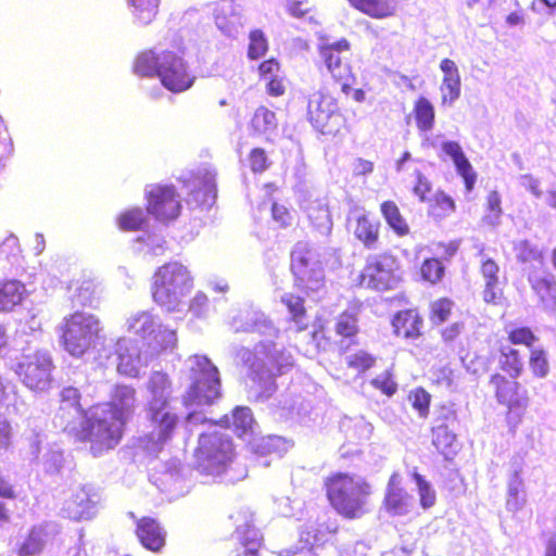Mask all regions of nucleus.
I'll list each match as a JSON object with an SVG mask.
<instances>
[{
	"label": "nucleus",
	"mask_w": 556,
	"mask_h": 556,
	"mask_svg": "<svg viewBox=\"0 0 556 556\" xmlns=\"http://www.w3.org/2000/svg\"><path fill=\"white\" fill-rule=\"evenodd\" d=\"M186 47L181 40L156 50L139 51L132 62V72L142 78H157L162 87L173 93L189 90L197 76L186 60Z\"/></svg>",
	"instance_id": "f257e3e1"
},
{
	"label": "nucleus",
	"mask_w": 556,
	"mask_h": 556,
	"mask_svg": "<svg viewBox=\"0 0 556 556\" xmlns=\"http://www.w3.org/2000/svg\"><path fill=\"white\" fill-rule=\"evenodd\" d=\"M323 489L329 505L342 518L359 519L368 511L371 485L365 479L334 471L324 478Z\"/></svg>",
	"instance_id": "f03ea898"
},
{
	"label": "nucleus",
	"mask_w": 556,
	"mask_h": 556,
	"mask_svg": "<svg viewBox=\"0 0 556 556\" xmlns=\"http://www.w3.org/2000/svg\"><path fill=\"white\" fill-rule=\"evenodd\" d=\"M76 441L89 444V451L93 456H101L114 450L122 441L125 432V425L103 410L94 409L91 406L84 413L79 428L64 426Z\"/></svg>",
	"instance_id": "7ed1b4c3"
},
{
	"label": "nucleus",
	"mask_w": 556,
	"mask_h": 556,
	"mask_svg": "<svg viewBox=\"0 0 556 556\" xmlns=\"http://www.w3.org/2000/svg\"><path fill=\"white\" fill-rule=\"evenodd\" d=\"M193 287L188 268L177 261L159 266L151 278V296L167 313L178 312L182 300Z\"/></svg>",
	"instance_id": "20e7f679"
},
{
	"label": "nucleus",
	"mask_w": 556,
	"mask_h": 556,
	"mask_svg": "<svg viewBox=\"0 0 556 556\" xmlns=\"http://www.w3.org/2000/svg\"><path fill=\"white\" fill-rule=\"evenodd\" d=\"M101 332V321L96 315L77 311L64 317L60 343L72 356L81 357L97 348Z\"/></svg>",
	"instance_id": "39448f33"
},
{
	"label": "nucleus",
	"mask_w": 556,
	"mask_h": 556,
	"mask_svg": "<svg viewBox=\"0 0 556 556\" xmlns=\"http://www.w3.org/2000/svg\"><path fill=\"white\" fill-rule=\"evenodd\" d=\"M307 119L321 135L338 137L350 132L352 125L338 100L326 89L314 92L307 103Z\"/></svg>",
	"instance_id": "423d86ee"
},
{
	"label": "nucleus",
	"mask_w": 556,
	"mask_h": 556,
	"mask_svg": "<svg viewBox=\"0 0 556 556\" xmlns=\"http://www.w3.org/2000/svg\"><path fill=\"white\" fill-rule=\"evenodd\" d=\"M235 456V446L229 437L216 431L199 435L194 458L201 472L220 475L229 468Z\"/></svg>",
	"instance_id": "0eeeda50"
},
{
	"label": "nucleus",
	"mask_w": 556,
	"mask_h": 556,
	"mask_svg": "<svg viewBox=\"0 0 556 556\" xmlns=\"http://www.w3.org/2000/svg\"><path fill=\"white\" fill-rule=\"evenodd\" d=\"M489 386L496 402L506 408L504 421L508 431L516 433L523 421L529 397L519 381L507 380L500 372H493L489 378Z\"/></svg>",
	"instance_id": "6e6552de"
},
{
	"label": "nucleus",
	"mask_w": 556,
	"mask_h": 556,
	"mask_svg": "<svg viewBox=\"0 0 556 556\" xmlns=\"http://www.w3.org/2000/svg\"><path fill=\"white\" fill-rule=\"evenodd\" d=\"M191 379L192 382L182 396L185 406L211 405L220 396L218 369L206 356H194Z\"/></svg>",
	"instance_id": "1a4fd4ad"
},
{
	"label": "nucleus",
	"mask_w": 556,
	"mask_h": 556,
	"mask_svg": "<svg viewBox=\"0 0 556 556\" xmlns=\"http://www.w3.org/2000/svg\"><path fill=\"white\" fill-rule=\"evenodd\" d=\"M290 271L293 287L306 296L317 294L326 288L323 264L305 247H296L291 252Z\"/></svg>",
	"instance_id": "9d476101"
},
{
	"label": "nucleus",
	"mask_w": 556,
	"mask_h": 556,
	"mask_svg": "<svg viewBox=\"0 0 556 556\" xmlns=\"http://www.w3.org/2000/svg\"><path fill=\"white\" fill-rule=\"evenodd\" d=\"M397 268L396 257L389 252L370 255L357 276V286L376 291L390 290L399 280Z\"/></svg>",
	"instance_id": "9b49d317"
},
{
	"label": "nucleus",
	"mask_w": 556,
	"mask_h": 556,
	"mask_svg": "<svg viewBox=\"0 0 556 556\" xmlns=\"http://www.w3.org/2000/svg\"><path fill=\"white\" fill-rule=\"evenodd\" d=\"M350 50L351 43L345 38L318 47V55L323 64L344 94H349L356 83V76L345 55Z\"/></svg>",
	"instance_id": "f8f14e48"
},
{
	"label": "nucleus",
	"mask_w": 556,
	"mask_h": 556,
	"mask_svg": "<svg viewBox=\"0 0 556 556\" xmlns=\"http://www.w3.org/2000/svg\"><path fill=\"white\" fill-rule=\"evenodd\" d=\"M53 369L51 356L46 352L36 351L24 355L15 371L25 387L31 391L41 392L50 388Z\"/></svg>",
	"instance_id": "ddd939ff"
},
{
	"label": "nucleus",
	"mask_w": 556,
	"mask_h": 556,
	"mask_svg": "<svg viewBox=\"0 0 556 556\" xmlns=\"http://www.w3.org/2000/svg\"><path fill=\"white\" fill-rule=\"evenodd\" d=\"M144 199L147 212L161 223L167 224L180 215V198L172 185H150Z\"/></svg>",
	"instance_id": "4468645a"
},
{
	"label": "nucleus",
	"mask_w": 556,
	"mask_h": 556,
	"mask_svg": "<svg viewBox=\"0 0 556 556\" xmlns=\"http://www.w3.org/2000/svg\"><path fill=\"white\" fill-rule=\"evenodd\" d=\"M229 520L238 541L235 556H260L263 535L255 525L253 513L239 507L229 515Z\"/></svg>",
	"instance_id": "2eb2a0df"
},
{
	"label": "nucleus",
	"mask_w": 556,
	"mask_h": 556,
	"mask_svg": "<svg viewBox=\"0 0 556 556\" xmlns=\"http://www.w3.org/2000/svg\"><path fill=\"white\" fill-rule=\"evenodd\" d=\"M138 406L137 390L129 384H115L110 393V400L104 403L93 405L94 409L103 410L121 422L127 421L134 416Z\"/></svg>",
	"instance_id": "dca6fc26"
},
{
	"label": "nucleus",
	"mask_w": 556,
	"mask_h": 556,
	"mask_svg": "<svg viewBox=\"0 0 556 556\" xmlns=\"http://www.w3.org/2000/svg\"><path fill=\"white\" fill-rule=\"evenodd\" d=\"M243 365L249 371L252 380L274 379L283 374V365L280 362V354L262 350H245L242 354Z\"/></svg>",
	"instance_id": "f3484780"
},
{
	"label": "nucleus",
	"mask_w": 556,
	"mask_h": 556,
	"mask_svg": "<svg viewBox=\"0 0 556 556\" xmlns=\"http://www.w3.org/2000/svg\"><path fill=\"white\" fill-rule=\"evenodd\" d=\"M457 419L456 410L441 406L440 414L435 418V425L431 428V442L439 453L448 457L455 453L456 434L448 428V422Z\"/></svg>",
	"instance_id": "a211bd4d"
},
{
	"label": "nucleus",
	"mask_w": 556,
	"mask_h": 556,
	"mask_svg": "<svg viewBox=\"0 0 556 556\" xmlns=\"http://www.w3.org/2000/svg\"><path fill=\"white\" fill-rule=\"evenodd\" d=\"M116 370L128 378H138L141 368V350L130 339L118 338L114 345Z\"/></svg>",
	"instance_id": "6ab92c4d"
},
{
	"label": "nucleus",
	"mask_w": 556,
	"mask_h": 556,
	"mask_svg": "<svg viewBox=\"0 0 556 556\" xmlns=\"http://www.w3.org/2000/svg\"><path fill=\"white\" fill-rule=\"evenodd\" d=\"M129 516L135 519V534L141 545L151 552H160L166 543V532L160 521L149 516L136 518L134 513Z\"/></svg>",
	"instance_id": "aec40b11"
},
{
	"label": "nucleus",
	"mask_w": 556,
	"mask_h": 556,
	"mask_svg": "<svg viewBox=\"0 0 556 556\" xmlns=\"http://www.w3.org/2000/svg\"><path fill=\"white\" fill-rule=\"evenodd\" d=\"M491 357L496 362L497 367L503 376L507 380L518 381V378L525 371V361L521 352L500 340L495 352L491 354Z\"/></svg>",
	"instance_id": "412c9836"
},
{
	"label": "nucleus",
	"mask_w": 556,
	"mask_h": 556,
	"mask_svg": "<svg viewBox=\"0 0 556 556\" xmlns=\"http://www.w3.org/2000/svg\"><path fill=\"white\" fill-rule=\"evenodd\" d=\"M144 390L148 394L146 408L155 409L156 406H168L173 392V380L164 370H153L144 382Z\"/></svg>",
	"instance_id": "4be33fe9"
},
{
	"label": "nucleus",
	"mask_w": 556,
	"mask_h": 556,
	"mask_svg": "<svg viewBox=\"0 0 556 556\" xmlns=\"http://www.w3.org/2000/svg\"><path fill=\"white\" fill-rule=\"evenodd\" d=\"M97 494L80 488L65 502L63 511L70 520H89L97 514Z\"/></svg>",
	"instance_id": "5701e85b"
},
{
	"label": "nucleus",
	"mask_w": 556,
	"mask_h": 556,
	"mask_svg": "<svg viewBox=\"0 0 556 556\" xmlns=\"http://www.w3.org/2000/svg\"><path fill=\"white\" fill-rule=\"evenodd\" d=\"M479 274L483 279V301L488 304H498L504 296L500 265L491 257H483Z\"/></svg>",
	"instance_id": "b1692460"
},
{
	"label": "nucleus",
	"mask_w": 556,
	"mask_h": 556,
	"mask_svg": "<svg viewBox=\"0 0 556 556\" xmlns=\"http://www.w3.org/2000/svg\"><path fill=\"white\" fill-rule=\"evenodd\" d=\"M383 508L392 516H402L408 513L413 505V497L402 486L400 475L393 472L388 481Z\"/></svg>",
	"instance_id": "393cba45"
},
{
	"label": "nucleus",
	"mask_w": 556,
	"mask_h": 556,
	"mask_svg": "<svg viewBox=\"0 0 556 556\" xmlns=\"http://www.w3.org/2000/svg\"><path fill=\"white\" fill-rule=\"evenodd\" d=\"M127 328H128V331H130L137 336H140L142 338L151 337L153 342H150L149 344L153 345V349L156 352H162V351L166 350V348H167L166 344L159 341V337L166 336V337H168V340L170 342L174 341V339H175V332H173V331L166 332L160 328L156 329L154 327L152 317L146 312H141V313H138V314L131 316L127 320Z\"/></svg>",
	"instance_id": "a878e982"
},
{
	"label": "nucleus",
	"mask_w": 556,
	"mask_h": 556,
	"mask_svg": "<svg viewBox=\"0 0 556 556\" xmlns=\"http://www.w3.org/2000/svg\"><path fill=\"white\" fill-rule=\"evenodd\" d=\"M257 73L260 79L265 80V90L268 96L278 98L286 93V75L276 58L271 56L262 61L257 66Z\"/></svg>",
	"instance_id": "bb28decb"
},
{
	"label": "nucleus",
	"mask_w": 556,
	"mask_h": 556,
	"mask_svg": "<svg viewBox=\"0 0 556 556\" xmlns=\"http://www.w3.org/2000/svg\"><path fill=\"white\" fill-rule=\"evenodd\" d=\"M391 326L396 337L415 340L422 334L424 319L417 308H406L392 316Z\"/></svg>",
	"instance_id": "cd10ccee"
},
{
	"label": "nucleus",
	"mask_w": 556,
	"mask_h": 556,
	"mask_svg": "<svg viewBox=\"0 0 556 556\" xmlns=\"http://www.w3.org/2000/svg\"><path fill=\"white\" fill-rule=\"evenodd\" d=\"M338 532L339 526L336 521H315L305 525L301 529L299 540L304 545L314 549L315 547L325 546Z\"/></svg>",
	"instance_id": "c85d7f7f"
},
{
	"label": "nucleus",
	"mask_w": 556,
	"mask_h": 556,
	"mask_svg": "<svg viewBox=\"0 0 556 556\" xmlns=\"http://www.w3.org/2000/svg\"><path fill=\"white\" fill-rule=\"evenodd\" d=\"M442 151L452 159L457 174L463 178L465 189L471 192L477 182V173L466 157L460 144L457 141H444L441 144Z\"/></svg>",
	"instance_id": "c756f323"
},
{
	"label": "nucleus",
	"mask_w": 556,
	"mask_h": 556,
	"mask_svg": "<svg viewBox=\"0 0 556 556\" xmlns=\"http://www.w3.org/2000/svg\"><path fill=\"white\" fill-rule=\"evenodd\" d=\"M168 406H156L157 412L146 408L148 419L155 425L157 441L165 443L170 440L178 426L179 417L167 409Z\"/></svg>",
	"instance_id": "7c9ffc66"
},
{
	"label": "nucleus",
	"mask_w": 556,
	"mask_h": 556,
	"mask_svg": "<svg viewBox=\"0 0 556 556\" xmlns=\"http://www.w3.org/2000/svg\"><path fill=\"white\" fill-rule=\"evenodd\" d=\"M359 13L374 18L387 20L396 15L399 0H346Z\"/></svg>",
	"instance_id": "2f4dec72"
},
{
	"label": "nucleus",
	"mask_w": 556,
	"mask_h": 556,
	"mask_svg": "<svg viewBox=\"0 0 556 556\" xmlns=\"http://www.w3.org/2000/svg\"><path fill=\"white\" fill-rule=\"evenodd\" d=\"M381 224L369 214H361L353 226L354 238L366 249H376L380 240Z\"/></svg>",
	"instance_id": "473e14b6"
},
{
	"label": "nucleus",
	"mask_w": 556,
	"mask_h": 556,
	"mask_svg": "<svg viewBox=\"0 0 556 556\" xmlns=\"http://www.w3.org/2000/svg\"><path fill=\"white\" fill-rule=\"evenodd\" d=\"M358 305L350 306L342 311L334 321V332L341 341H350L351 344L356 343V337L361 332Z\"/></svg>",
	"instance_id": "72a5a7b5"
},
{
	"label": "nucleus",
	"mask_w": 556,
	"mask_h": 556,
	"mask_svg": "<svg viewBox=\"0 0 556 556\" xmlns=\"http://www.w3.org/2000/svg\"><path fill=\"white\" fill-rule=\"evenodd\" d=\"M280 302L289 314V321L295 325V331H305L308 328V312L305 306L304 296L287 292L281 295Z\"/></svg>",
	"instance_id": "f704fd0d"
},
{
	"label": "nucleus",
	"mask_w": 556,
	"mask_h": 556,
	"mask_svg": "<svg viewBox=\"0 0 556 556\" xmlns=\"http://www.w3.org/2000/svg\"><path fill=\"white\" fill-rule=\"evenodd\" d=\"M26 294L25 285L17 279L0 280V312H11L21 305Z\"/></svg>",
	"instance_id": "c9c22d12"
},
{
	"label": "nucleus",
	"mask_w": 556,
	"mask_h": 556,
	"mask_svg": "<svg viewBox=\"0 0 556 556\" xmlns=\"http://www.w3.org/2000/svg\"><path fill=\"white\" fill-rule=\"evenodd\" d=\"M531 289L544 305L556 303V278L546 271L544 275H532L529 277Z\"/></svg>",
	"instance_id": "e433bc0d"
},
{
	"label": "nucleus",
	"mask_w": 556,
	"mask_h": 556,
	"mask_svg": "<svg viewBox=\"0 0 556 556\" xmlns=\"http://www.w3.org/2000/svg\"><path fill=\"white\" fill-rule=\"evenodd\" d=\"M249 125L254 135L264 136L277 129L278 119L274 111L265 105H260L254 111Z\"/></svg>",
	"instance_id": "4c0bfd02"
},
{
	"label": "nucleus",
	"mask_w": 556,
	"mask_h": 556,
	"mask_svg": "<svg viewBox=\"0 0 556 556\" xmlns=\"http://www.w3.org/2000/svg\"><path fill=\"white\" fill-rule=\"evenodd\" d=\"M380 212L388 226L399 236L409 235L410 228L394 201L387 200L380 204Z\"/></svg>",
	"instance_id": "58836bf2"
},
{
	"label": "nucleus",
	"mask_w": 556,
	"mask_h": 556,
	"mask_svg": "<svg viewBox=\"0 0 556 556\" xmlns=\"http://www.w3.org/2000/svg\"><path fill=\"white\" fill-rule=\"evenodd\" d=\"M413 115L419 131H430L434 126L435 111L433 104L425 97L414 102Z\"/></svg>",
	"instance_id": "ea45409f"
},
{
	"label": "nucleus",
	"mask_w": 556,
	"mask_h": 556,
	"mask_svg": "<svg viewBox=\"0 0 556 556\" xmlns=\"http://www.w3.org/2000/svg\"><path fill=\"white\" fill-rule=\"evenodd\" d=\"M307 217L311 225L320 232H330L332 218L328 205L319 200L314 201L307 207Z\"/></svg>",
	"instance_id": "a19ab883"
},
{
	"label": "nucleus",
	"mask_w": 556,
	"mask_h": 556,
	"mask_svg": "<svg viewBox=\"0 0 556 556\" xmlns=\"http://www.w3.org/2000/svg\"><path fill=\"white\" fill-rule=\"evenodd\" d=\"M507 334V344L509 345H522L527 349L532 350L533 346L538 343L539 337L535 334L534 330L525 325H514L506 329Z\"/></svg>",
	"instance_id": "79ce46f5"
},
{
	"label": "nucleus",
	"mask_w": 556,
	"mask_h": 556,
	"mask_svg": "<svg viewBox=\"0 0 556 556\" xmlns=\"http://www.w3.org/2000/svg\"><path fill=\"white\" fill-rule=\"evenodd\" d=\"M376 357L366 350H357L345 355L346 368L357 376L364 375L376 366Z\"/></svg>",
	"instance_id": "37998d69"
},
{
	"label": "nucleus",
	"mask_w": 556,
	"mask_h": 556,
	"mask_svg": "<svg viewBox=\"0 0 556 556\" xmlns=\"http://www.w3.org/2000/svg\"><path fill=\"white\" fill-rule=\"evenodd\" d=\"M72 301L79 306H89L96 298L97 285L92 279L76 280L71 283Z\"/></svg>",
	"instance_id": "c03bdc74"
},
{
	"label": "nucleus",
	"mask_w": 556,
	"mask_h": 556,
	"mask_svg": "<svg viewBox=\"0 0 556 556\" xmlns=\"http://www.w3.org/2000/svg\"><path fill=\"white\" fill-rule=\"evenodd\" d=\"M117 224L124 231H138L147 224V217L141 207H131L118 215Z\"/></svg>",
	"instance_id": "a18cd8bd"
},
{
	"label": "nucleus",
	"mask_w": 556,
	"mask_h": 556,
	"mask_svg": "<svg viewBox=\"0 0 556 556\" xmlns=\"http://www.w3.org/2000/svg\"><path fill=\"white\" fill-rule=\"evenodd\" d=\"M132 14L141 24L151 23L159 13L160 0H128Z\"/></svg>",
	"instance_id": "49530a36"
},
{
	"label": "nucleus",
	"mask_w": 556,
	"mask_h": 556,
	"mask_svg": "<svg viewBox=\"0 0 556 556\" xmlns=\"http://www.w3.org/2000/svg\"><path fill=\"white\" fill-rule=\"evenodd\" d=\"M525 491L523 479L519 472H515L508 483L506 506L511 511L519 510L526 503L525 496L521 495Z\"/></svg>",
	"instance_id": "de8ad7c7"
},
{
	"label": "nucleus",
	"mask_w": 556,
	"mask_h": 556,
	"mask_svg": "<svg viewBox=\"0 0 556 556\" xmlns=\"http://www.w3.org/2000/svg\"><path fill=\"white\" fill-rule=\"evenodd\" d=\"M514 252L519 263H543V253L531 241L525 239L514 244Z\"/></svg>",
	"instance_id": "09e8293b"
},
{
	"label": "nucleus",
	"mask_w": 556,
	"mask_h": 556,
	"mask_svg": "<svg viewBox=\"0 0 556 556\" xmlns=\"http://www.w3.org/2000/svg\"><path fill=\"white\" fill-rule=\"evenodd\" d=\"M456 205L454 200L444 191L435 192L429 206V214L435 218H443L455 212Z\"/></svg>",
	"instance_id": "8fccbe9b"
},
{
	"label": "nucleus",
	"mask_w": 556,
	"mask_h": 556,
	"mask_svg": "<svg viewBox=\"0 0 556 556\" xmlns=\"http://www.w3.org/2000/svg\"><path fill=\"white\" fill-rule=\"evenodd\" d=\"M254 418L252 410L247 406H238L231 414V427L237 435L242 437L252 430Z\"/></svg>",
	"instance_id": "3c124183"
},
{
	"label": "nucleus",
	"mask_w": 556,
	"mask_h": 556,
	"mask_svg": "<svg viewBox=\"0 0 556 556\" xmlns=\"http://www.w3.org/2000/svg\"><path fill=\"white\" fill-rule=\"evenodd\" d=\"M269 49V42L262 29H252L249 33V46L247 56L250 60H258L264 56Z\"/></svg>",
	"instance_id": "603ef678"
},
{
	"label": "nucleus",
	"mask_w": 556,
	"mask_h": 556,
	"mask_svg": "<svg viewBox=\"0 0 556 556\" xmlns=\"http://www.w3.org/2000/svg\"><path fill=\"white\" fill-rule=\"evenodd\" d=\"M454 303L448 298H440L430 303L429 320L432 325H441L452 315Z\"/></svg>",
	"instance_id": "864d4df0"
},
{
	"label": "nucleus",
	"mask_w": 556,
	"mask_h": 556,
	"mask_svg": "<svg viewBox=\"0 0 556 556\" xmlns=\"http://www.w3.org/2000/svg\"><path fill=\"white\" fill-rule=\"evenodd\" d=\"M408 401L420 418L426 419L429 416L431 394L425 388L418 387L410 390Z\"/></svg>",
	"instance_id": "5fc2aeb1"
},
{
	"label": "nucleus",
	"mask_w": 556,
	"mask_h": 556,
	"mask_svg": "<svg viewBox=\"0 0 556 556\" xmlns=\"http://www.w3.org/2000/svg\"><path fill=\"white\" fill-rule=\"evenodd\" d=\"M43 545L41 531L33 528L23 543L18 546L16 553L18 556H35L42 552Z\"/></svg>",
	"instance_id": "6e6d98bb"
},
{
	"label": "nucleus",
	"mask_w": 556,
	"mask_h": 556,
	"mask_svg": "<svg viewBox=\"0 0 556 556\" xmlns=\"http://www.w3.org/2000/svg\"><path fill=\"white\" fill-rule=\"evenodd\" d=\"M529 368L535 378H545L549 372L546 352L543 349H532L529 354Z\"/></svg>",
	"instance_id": "4d7b16f0"
},
{
	"label": "nucleus",
	"mask_w": 556,
	"mask_h": 556,
	"mask_svg": "<svg viewBox=\"0 0 556 556\" xmlns=\"http://www.w3.org/2000/svg\"><path fill=\"white\" fill-rule=\"evenodd\" d=\"M430 382L434 387L452 388L455 384L456 375L450 365H440L430 370Z\"/></svg>",
	"instance_id": "13d9d810"
},
{
	"label": "nucleus",
	"mask_w": 556,
	"mask_h": 556,
	"mask_svg": "<svg viewBox=\"0 0 556 556\" xmlns=\"http://www.w3.org/2000/svg\"><path fill=\"white\" fill-rule=\"evenodd\" d=\"M81 394L77 388L74 387H65L60 392V408L59 410L64 413L65 410L70 408H74L77 412H80L81 416L84 417V413L87 412L83 408L80 404Z\"/></svg>",
	"instance_id": "bf43d9fd"
},
{
	"label": "nucleus",
	"mask_w": 556,
	"mask_h": 556,
	"mask_svg": "<svg viewBox=\"0 0 556 556\" xmlns=\"http://www.w3.org/2000/svg\"><path fill=\"white\" fill-rule=\"evenodd\" d=\"M444 271L445 268L441 261L434 257L426 258L420 266V276L422 280L430 283L439 282L442 279Z\"/></svg>",
	"instance_id": "052dcab7"
},
{
	"label": "nucleus",
	"mask_w": 556,
	"mask_h": 556,
	"mask_svg": "<svg viewBox=\"0 0 556 556\" xmlns=\"http://www.w3.org/2000/svg\"><path fill=\"white\" fill-rule=\"evenodd\" d=\"M503 215L502 198L498 191L492 190L488 193L485 199V216L484 219L489 224L495 225L498 223Z\"/></svg>",
	"instance_id": "680f3d73"
},
{
	"label": "nucleus",
	"mask_w": 556,
	"mask_h": 556,
	"mask_svg": "<svg viewBox=\"0 0 556 556\" xmlns=\"http://www.w3.org/2000/svg\"><path fill=\"white\" fill-rule=\"evenodd\" d=\"M311 339L315 348L321 352L331 350L336 344L329 329L324 324L314 328L311 332Z\"/></svg>",
	"instance_id": "e2e57ef3"
},
{
	"label": "nucleus",
	"mask_w": 556,
	"mask_h": 556,
	"mask_svg": "<svg viewBox=\"0 0 556 556\" xmlns=\"http://www.w3.org/2000/svg\"><path fill=\"white\" fill-rule=\"evenodd\" d=\"M370 384L389 397L397 392V382L394 379L393 372L390 370L383 371L372 378Z\"/></svg>",
	"instance_id": "0e129e2a"
},
{
	"label": "nucleus",
	"mask_w": 556,
	"mask_h": 556,
	"mask_svg": "<svg viewBox=\"0 0 556 556\" xmlns=\"http://www.w3.org/2000/svg\"><path fill=\"white\" fill-rule=\"evenodd\" d=\"M414 479L418 488L420 506L424 509L431 508L437 501L434 490L431 488V484L424 479L421 475L414 473Z\"/></svg>",
	"instance_id": "69168bd1"
},
{
	"label": "nucleus",
	"mask_w": 556,
	"mask_h": 556,
	"mask_svg": "<svg viewBox=\"0 0 556 556\" xmlns=\"http://www.w3.org/2000/svg\"><path fill=\"white\" fill-rule=\"evenodd\" d=\"M440 89L442 103H453L460 96V77H443Z\"/></svg>",
	"instance_id": "338daca9"
},
{
	"label": "nucleus",
	"mask_w": 556,
	"mask_h": 556,
	"mask_svg": "<svg viewBox=\"0 0 556 556\" xmlns=\"http://www.w3.org/2000/svg\"><path fill=\"white\" fill-rule=\"evenodd\" d=\"M248 161L250 169L255 174L265 172L270 165L263 148H253L248 155Z\"/></svg>",
	"instance_id": "774afa93"
}]
</instances>
